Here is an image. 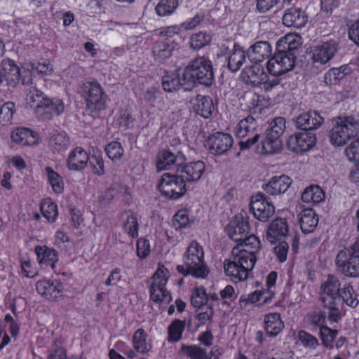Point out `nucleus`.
Returning <instances> with one entry per match:
<instances>
[{"instance_id":"2","label":"nucleus","mask_w":359,"mask_h":359,"mask_svg":"<svg viewBox=\"0 0 359 359\" xmlns=\"http://www.w3.org/2000/svg\"><path fill=\"white\" fill-rule=\"evenodd\" d=\"M182 76L187 90H192L198 85L210 87L215 81L212 63L207 57H197L184 68Z\"/></svg>"},{"instance_id":"11","label":"nucleus","mask_w":359,"mask_h":359,"mask_svg":"<svg viewBox=\"0 0 359 359\" xmlns=\"http://www.w3.org/2000/svg\"><path fill=\"white\" fill-rule=\"evenodd\" d=\"M65 110V105L59 98L50 99L42 97L40 102L35 106L34 114L43 121L52 119L55 116L60 115Z\"/></svg>"},{"instance_id":"28","label":"nucleus","mask_w":359,"mask_h":359,"mask_svg":"<svg viewBox=\"0 0 359 359\" xmlns=\"http://www.w3.org/2000/svg\"><path fill=\"white\" fill-rule=\"evenodd\" d=\"M271 46L266 41H260L252 45L247 51V56L250 61L259 63L271 55Z\"/></svg>"},{"instance_id":"31","label":"nucleus","mask_w":359,"mask_h":359,"mask_svg":"<svg viewBox=\"0 0 359 359\" xmlns=\"http://www.w3.org/2000/svg\"><path fill=\"white\" fill-rule=\"evenodd\" d=\"M90 156L81 147L72 151L67 159V166L70 170L79 171L83 169L89 161Z\"/></svg>"},{"instance_id":"18","label":"nucleus","mask_w":359,"mask_h":359,"mask_svg":"<svg viewBox=\"0 0 359 359\" xmlns=\"http://www.w3.org/2000/svg\"><path fill=\"white\" fill-rule=\"evenodd\" d=\"M339 49V44L335 41L324 42L312 49V59L314 62L325 65L330 62Z\"/></svg>"},{"instance_id":"49","label":"nucleus","mask_w":359,"mask_h":359,"mask_svg":"<svg viewBox=\"0 0 359 359\" xmlns=\"http://www.w3.org/2000/svg\"><path fill=\"white\" fill-rule=\"evenodd\" d=\"M297 339L305 348L310 351H313L320 346L318 339L305 330H302L299 331Z\"/></svg>"},{"instance_id":"64","label":"nucleus","mask_w":359,"mask_h":359,"mask_svg":"<svg viewBox=\"0 0 359 359\" xmlns=\"http://www.w3.org/2000/svg\"><path fill=\"white\" fill-rule=\"evenodd\" d=\"M136 247L137 255L140 259H144L150 253L149 242L145 238H139Z\"/></svg>"},{"instance_id":"54","label":"nucleus","mask_w":359,"mask_h":359,"mask_svg":"<svg viewBox=\"0 0 359 359\" xmlns=\"http://www.w3.org/2000/svg\"><path fill=\"white\" fill-rule=\"evenodd\" d=\"M105 152L107 156L114 161L123 156L124 150L120 142H111L106 146Z\"/></svg>"},{"instance_id":"25","label":"nucleus","mask_w":359,"mask_h":359,"mask_svg":"<svg viewBox=\"0 0 359 359\" xmlns=\"http://www.w3.org/2000/svg\"><path fill=\"white\" fill-rule=\"evenodd\" d=\"M267 76L264 67L258 63L246 67L242 71V77L245 82L254 87L261 85Z\"/></svg>"},{"instance_id":"36","label":"nucleus","mask_w":359,"mask_h":359,"mask_svg":"<svg viewBox=\"0 0 359 359\" xmlns=\"http://www.w3.org/2000/svg\"><path fill=\"white\" fill-rule=\"evenodd\" d=\"M174 46L170 41L159 40L154 43L152 53L154 60L158 62H163L170 57Z\"/></svg>"},{"instance_id":"57","label":"nucleus","mask_w":359,"mask_h":359,"mask_svg":"<svg viewBox=\"0 0 359 359\" xmlns=\"http://www.w3.org/2000/svg\"><path fill=\"white\" fill-rule=\"evenodd\" d=\"M42 91L35 87L30 88L26 94V102L29 106L35 109L37 102H40L42 97H45Z\"/></svg>"},{"instance_id":"14","label":"nucleus","mask_w":359,"mask_h":359,"mask_svg":"<svg viewBox=\"0 0 359 359\" xmlns=\"http://www.w3.org/2000/svg\"><path fill=\"white\" fill-rule=\"evenodd\" d=\"M184 161L186 157L182 152L174 154L168 150H162L157 154L156 169L158 172L163 170H172L175 172Z\"/></svg>"},{"instance_id":"29","label":"nucleus","mask_w":359,"mask_h":359,"mask_svg":"<svg viewBox=\"0 0 359 359\" xmlns=\"http://www.w3.org/2000/svg\"><path fill=\"white\" fill-rule=\"evenodd\" d=\"M2 69V78L4 77L7 84L15 87L20 82L21 71L15 62L11 59H4L1 63Z\"/></svg>"},{"instance_id":"6","label":"nucleus","mask_w":359,"mask_h":359,"mask_svg":"<svg viewBox=\"0 0 359 359\" xmlns=\"http://www.w3.org/2000/svg\"><path fill=\"white\" fill-rule=\"evenodd\" d=\"M83 90L85 94L87 108L93 116L107 108L110 100L97 81H88L83 83Z\"/></svg>"},{"instance_id":"16","label":"nucleus","mask_w":359,"mask_h":359,"mask_svg":"<svg viewBox=\"0 0 359 359\" xmlns=\"http://www.w3.org/2000/svg\"><path fill=\"white\" fill-rule=\"evenodd\" d=\"M208 144L211 154L223 155L231 148L233 140L229 134L217 132L208 137Z\"/></svg>"},{"instance_id":"34","label":"nucleus","mask_w":359,"mask_h":359,"mask_svg":"<svg viewBox=\"0 0 359 359\" xmlns=\"http://www.w3.org/2000/svg\"><path fill=\"white\" fill-rule=\"evenodd\" d=\"M264 325L266 334L269 337H276L284 328V323L278 313H271L265 316Z\"/></svg>"},{"instance_id":"32","label":"nucleus","mask_w":359,"mask_h":359,"mask_svg":"<svg viewBox=\"0 0 359 359\" xmlns=\"http://www.w3.org/2000/svg\"><path fill=\"white\" fill-rule=\"evenodd\" d=\"M34 252L39 264L50 266L53 269H55V264L58 261V254L55 249L46 245H37L35 247Z\"/></svg>"},{"instance_id":"60","label":"nucleus","mask_w":359,"mask_h":359,"mask_svg":"<svg viewBox=\"0 0 359 359\" xmlns=\"http://www.w3.org/2000/svg\"><path fill=\"white\" fill-rule=\"evenodd\" d=\"M343 78L344 74L340 71V69L332 68L325 74L324 83L327 86L335 85Z\"/></svg>"},{"instance_id":"50","label":"nucleus","mask_w":359,"mask_h":359,"mask_svg":"<svg viewBox=\"0 0 359 359\" xmlns=\"http://www.w3.org/2000/svg\"><path fill=\"white\" fill-rule=\"evenodd\" d=\"M177 6V0H161L156 5L155 10L158 15L165 16L172 14Z\"/></svg>"},{"instance_id":"48","label":"nucleus","mask_w":359,"mask_h":359,"mask_svg":"<svg viewBox=\"0 0 359 359\" xmlns=\"http://www.w3.org/2000/svg\"><path fill=\"white\" fill-rule=\"evenodd\" d=\"M180 353L190 359H209L205 349L197 346L182 344Z\"/></svg>"},{"instance_id":"42","label":"nucleus","mask_w":359,"mask_h":359,"mask_svg":"<svg viewBox=\"0 0 359 359\" xmlns=\"http://www.w3.org/2000/svg\"><path fill=\"white\" fill-rule=\"evenodd\" d=\"M238 243L236 247H241V250H245L248 252H252L254 257H256L255 254L259 250L261 245L259 238L252 233L245 236L244 239Z\"/></svg>"},{"instance_id":"21","label":"nucleus","mask_w":359,"mask_h":359,"mask_svg":"<svg viewBox=\"0 0 359 359\" xmlns=\"http://www.w3.org/2000/svg\"><path fill=\"white\" fill-rule=\"evenodd\" d=\"M346 257V254L337 255V266L344 276L349 278L359 277V256Z\"/></svg>"},{"instance_id":"37","label":"nucleus","mask_w":359,"mask_h":359,"mask_svg":"<svg viewBox=\"0 0 359 359\" xmlns=\"http://www.w3.org/2000/svg\"><path fill=\"white\" fill-rule=\"evenodd\" d=\"M13 142L22 145H32L37 140V133L27 128H17L12 132Z\"/></svg>"},{"instance_id":"33","label":"nucleus","mask_w":359,"mask_h":359,"mask_svg":"<svg viewBox=\"0 0 359 359\" xmlns=\"http://www.w3.org/2000/svg\"><path fill=\"white\" fill-rule=\"evenodd\" d=\"M215 107L212 99L210 96L198 95L194 100V110L199 116L208 118H210Z\"/></svg>"},{"instance_id":"56","label":"nucleus","mask_w":359,"mask_h":359,"mask_svg":"<svg viewBox=\"0 0 359 359\" xmlns=\"http://www.w3.org/2000/svg\"><path fill=\"white\" fill-rule=\"evenodd\" d=\"M41 210L44 217H46L50 222H53L57 216V206L54 203H43L41 206Z\"/></svg>"},{"instance_id":"22","label":"nucleus","mask_w":359,"mask_h":359,"mask_svg":"<svg viewBox=\"0 0 359 359\" xmlns=\"http://www.w3.org/2000/svg\"><path fill=\"white\" fill-rule=\"evenodd\" d=\"M289 233V226L286 219L278 217L273 219L269 225L266 233V239L271 243L285 238Z\"/></svg>"},{"instance_id":"26","label":"nucleus","mask_w":359,"mask_h":359,"mask_svg":"<svg viewBox=\"0 0 359 359\" xmlns=\"http://www.w3.org/2000/svg\"><path fill=\"white\" fill-rule=\"evenodd\" d=\"M183 72L184 69H178L175 72L165 74L162 77L161 82L163 90L171 93L182 87L185 91H191L186 88L187 86L184 83Z\"/></svg>"},{"instance_id":"46","label":"nucleus","mask_w":359,"mask_h":359,"mask_svg":"<svg viewBox=\"0 0 359 359\" xmlns=\"http://www.w3.org/2000/svg\"><path fill=\"white\" fill-rule=\"evenodd\" d=\"M126 221L123 222L124 231L131 237L136 238L138 236V222L135 214L131 211L125 212Z\"/></svg>"},{"instance_id":"39","label":"nucleus","mask_w":359,"mask_h":359,"mask_svg":"<svg viewBox=\"0 0 359 359\" xmlns=\"http://www.w3.org/2000/svg\"><path fill=\"white\" fill-rule=\"evenodd\" d=\"M324 198V192L318 185H311L306 187L302 194V200L306 203H318Z\"/></svg>"},{"instance_id":"63","label":"nucleus","mask_w":359,"mask_h":359,"mask_svg":"<svg viewBox=\"0 0 359 359\" xmlns=\"http://www.w3.org/2000/svg\"><path fill=\"white\" fill-rule=\"evenodd\" d=\"M215 311L212 308V306H208L205 309V311H200L196 316V319L200 322V324L198 325H203L208 323V325H210L212 322V317L214 316Z\"/></svg>"},{"instance_id":"24","label":"nucleus","mask_w":359,"mask_h":359,"mask_svg":"<svg viewBox=\"0 0 359 359\" xmlns=\"http://www.w3.org/2000/svg\"><path fill=\"white\" fill-rule=\"evenodd\" d=\"M341 283L338 278L334 275H329L327 280L320 287V299H329V302L336 301L341 290Z\"/></svg>"},{"instance_id":"44","label":"nucleus","mask_w":359,"mask_h":359,"mask_svg":"<svg viewBox=\"0 0 359 359\" xmlns=\"http://www.w3.org/2000/svg\"><path fill=\"white\" fill-rule=\"evenodd\" d=\"M185 328V321L175 319L168 327V341L177 342L182 339Z\"/></svg>"},{"instance_id":"38","label":"nucleus","mask_w":359,"mask_h":359,"mask_svg":"<svg viewBox=\"0 0 359 359\" xmlns=\"http://www.w3.org/2000/svg\"><path fill=\"white\" fill-rule=\"evenodd\" d=\"M70 142L64 132L53 131L50 135L49 144L56 151L61 152L68 149Z\"/></svg>"},{"instance_id":"13","label":"nucleus","mask_w":359,"mask_h":359,"mask_svg":"<svg viewBox=\"0 0 359 359\" xmlns=\"http://www.w3.org/2000/svg\"><path fill=\"white\" fill-rule=\"evenodd\" d=\"M316 142V134L313 132L304 131L291 135L287 140V148L293 152L307 151Z\"/></svg>"},{"instance_id":"35","label":"nucleus","mask_w":359,"mask_h":359,"mask_svg":"<svg viewBox=\"0 0 359 359\" xmlns=\"http://www.w3.org/2000/svg\"><path fill=\"white\" fill-rule=\"evenodd\" d=\"M318 223V217L311 208H306L300 213L299 224L304 233L313 232Z\"/></svg>"},{"instance_id":"62","label":"nucleus","mask_w":359,"mask_h":359,"mask_svg":"<svg viewBox=\"0 0 359 359\" xmlns=\"http://www.w3.org/2000/svg\"><path fill=\"white\" fill-rule=\"evenodd\" d=\"M15 105L12 102L4 103L0 108V121L8 122L13 116Z\"/></svg>"},{"instance_id":"20","label":"nucleus","mask_w":359,"mask_h":359,"mask_svg":"<svg viewBox=\"0 0 359 359\" xmlns=\"http://www.w3.org/2000/svg\"><path fill=\"white\" fill-rule=\"evenodd\" d=\"M282 21L286 27L299 29L304 27L307 23L308 17L302 9L291 7L285 11Z\"/></svg>"},{"instance_id":"55","label":"nucleus","mask_w":359,"mask_h":359,"mask_svg":"<svg viewBox=\"0 0 359 359\" xmlns=\"http://www.w3.org/2000/svg\"><path fill=\"white\" fill-rule=\"evenodd\" d=\"M189 224V219L186 210H179L172 218V225L175 229H181Z\"/></svg>"},{"instance_id":"23","label":"nucleus","mask_w":359,"mask_h":359,"mask_svg":"<svg viewBox=\"0 0 359 359\" xmlns=\"http://www.w3.org/2000/svg\"><path fill=\"white\" fill-rule=\"evenodd\" d=\"M292 180L285 175L273 177L263 184L262 188L266 194L276 196L284 194L290 187Z\"/></svg>"},{"instance_id":"51","label":"nucleus","mask_w":359,"mask_h":359,"mask_svg":"<svg viewBox=\"0 0 359 359\" xmlns=\"http://www.w3.org/2000/svg\"><path fill=\"white\" fill-rule=\"evenodd\" d=\"M190 40L191 47L195 50H198L208 45L212 40V36L206 32H199L192 34Z\"/></svg>"},{"instance_id":"45","label":"nucleus","mask_w":359,"mask_h":359,"mask_svg":"<svg viewBox=\"0 0 359 359\" xmlns=\"http://www.w3.org/2000/svg\"><path fill=\"white\" fill-rule=\"evenodd\" d=\"M338 330L331 329L327 325L322 326L319 330V337L322 344L328 349L334 347V341L337 337Z\"/></svg>"},{"instance_id":"4","label":"nucleus","mask_w":359,"mask_h":359,"mask_svg":"<svg viewBox=\"0 0 359 359\" xmlns=\"http://www.w3.org/2000/svg\"><path fill=\"white\" fill-rule=\"evenodd\" d=\"M203 259V248L198 242L193 241L183 257L184 264L177 265V271L184 276L205 278L208 275L209 270Z\"/></svg>"},{"instance_id":"7","label":"nucleus","mask_w":359,"mask_h":359,"mask_svg":"<svg viewBox=\"0 0 359 359\" xmlns=\"http://www.w3.org/2000/svg\"><path fill=\"white\" fill-rule=\"evenodd\" d=\"M187 184L176 170L164 173L157 187L163 196L170 199H177L184 195Z\"/></svg>"},{"instance_id":"27","label":"nucleus","mask_w":359,"mask_h":359,"mask_svg":"<svg viewBox=\"0 0 359 359\" xmlns=\"http://www.w3.org/2000/svg\"><path fill=\"white\" fill-rule=\"evenodd\" d=\"M36 289L41 295L46 299H55L60 296L63 285L57 280H43L36 283Z\"/></svg>"},{"instance_id":"17","label":"nucleus","mask_w":359,"mask_h":359,"mask_svg":"<svg viewBox=\"0 0 359 359\" xmlns=\"http://www.w3.org/2000/svg\"><path fill=\"white\" fill-rule=\"evenodd\" d=\"M205 165L203 161H197L189 162L188 163H182L176 170L180 174L181 177L187 184L198 181L204 171Z\"/></svg>"},{"instance_id":"9","label":"nucleus","mask_w":359,"mask_h":359,"mask_svg":"<svg viewBox=\"0 0 359 359\" xmlns=\"http://www.w3.org/2000/svg\"><path fill=\"white\" fill-rule=\"evenodd\" d=\"M285 128V120L283 117H276L269 123L266 130L265 137L262 141V153L272 154L279 151L281 147L280 136Z\"/></svg>"},{"instance_id":"3","label":"nucleus","mask_w":359,"mask_h":359,"mask_svg":"<svg viewBox=\"0 0 359 359\" xmlns=\"http://www.w3.org/2000/svg\"><path fill=\"white\" fill-rule=\"evenodd\" d=\"M241 249V247L233 248L231 257L224 262L226 276L234 283L245 280L257 261L252 252Z\"/></svg>"},{"instance_id":"30","label":"nucleus","mask_w":359,"mask_h":359,"mask_svg":"<svg viewBox=\"0 0 359 359\" xmlns=\"http://www.w3.org/2000/svg\"><path fill=\"white\" fill-rule=\"evenodd\" d=\"M247 53L244 48L237 43H233L232 49L229 51L227 59V68L231 72H238L245 61Z\"/></svg>"},{"instance_id":"61","label":"nucleus","mask_w":359,"mask_h":359,"mask_svg":"<svg viewBox=\"0 0 359 359\" xmlns=\"http://www.w3.org/2000/svg\"><path fill=\"white\" fill-rule=\"evenodd\" d=\"M89 163L93 172L101 176L104 173V165L103 158L100 156L93 155L89 158Z\"/></svg>"},{"instance_id":"52","label":"nucleus","mask_w":359,"mask_h":359,"mask_svg":"<svg viewBox=\"0 0 359 359\" xmlns=\"http://www.w3.org/2000/svg\"><path fill=\"white\" fill-rule=\"evenodd\" d=\"M208 302V295L203 287H196L191 296V304L200 309Z\"/></svg>"},{"instance_id":"41","label":"nucleus","mask_w":359,"mask_h":359,"mask_svg":"<svg viewBox=\"0 0 359 359\" xmlns=\"http://www.w3.org/2000/svg\"><path fill=\"white\" fill-rule=\"evenodd\" d=\"M341 298L344 304L351 308H355L359 304L357 294L350 283H345L341 287L338 299Z\"/></svg>"},{"instance_id":"15","label":"nucleus","mask_w":359,"mask_h":359,"mask_svg":"<svg viewBox=\"0 0 359 359\" xmlns=\"http://www.w3.org/2000/svg\"><path fill=\"white\" fill-rule=\"evenodd\" d=\"M248 218L243 215H236L226 227V231L231 239L239 243L250 233Z\"/></svg>"},{"instance_id":"5","label":"nucleus","mask_w":359,"mask_h":359,"mask_svg":"<svg viewBox=\"0 0 359 359\" xmlns=\"http://www.w3.org/2000/svg\"><path fill=\"white\" fill-rule=\"evenodd\" d=\"M359 133V121L352 116H339L332 120V128L329 132L332 145H345Z\"/></svg>"},{"instance_id":"12","label":"nucleus","mask_w":359,"mask_h":359,"mask_svg":"<svg viewBox=\"0 0 359 359\" xmlns=\"http://www.w3.org/2000/svg\"><path fill=\"white\" fill-rule=\"evenodd\" d=\"M250 210L255 217L262 222H267L275 213L274 205L262 193H257L251 197Z\"/></svg>"},{"instance_id":"40","label":"nucleus","mask_w":359,"mask_h":359,"mask_svg":"<svg viewBox=\"0 0 359 359\" xmlns=\"http://www.w3.org/2000/svg\"><path fill=\"white\" fill-rule=\"evenodd\" d=\"M325 313L321 309L316 308L309 311L306 316V323L311 327V330H320L322 326H325Z\"/></svg>"},{"instance_id":"53","label":"nucleus","mask_w":359,"mask_h":359,"mask_svg":"<svg viewBox=\"0 0 359 359\" xmlns=\"http://www.w3.org/2000/svg\"><path fill=\"white\" fill-rule=\"evenodd\" d=\"M321 303L324 308L329 310L327 318L330 322L337 323L341 318L342 316L336 301L329 302V299L327 301L325 299Z\"/></svg>"},{"instance_id":"1","label":"nucleus","mask_w":359,"mask_h":359,"mask_svg":"<svg viewBox=\"0 0 359 359\" xmlns=\"http://www.w3.org/2000/svg\"><path fill=\"white\" fill-rule=\"evenodd\" d=\"M301 46L300 37L286 34L276 43L273 56L267 62V69L271 75L278 76L292 70Z\"/></svg>"},{"instance_id":"8","label":"nucleus","mask_w":359,"mask_h":359,"mask_svg":"<svg viewBox=\"0 0 359 359\" xmlns=\"http://www.w3.org/2000/svg\"><path fill=\"white\" fill-rule=\"evenodd\" d=\"M235 134L238 138H245L239 142L241 150L250 149L260 137L261 128L257 121L251 115L242 119L235 128Z\"/></svg>"},{"instance_id":"43","label":"nucleus","mask_w":359,"mask_h":359,"mask_svg":"<svg viewBox=\"0 0 359 359\" xmlns=\"http://www.w3.org/2000/svg\"><path fill=\"white\" fill-rule=\"evenodd\" d=\"M45 171L53 191L57 194H62L64 191V182L62 177L49 166L45 168Z\"/></svg>"},{"instance_id":"47","label":"nucleus","mask_w":359,"mask_h":359,"mask_svg":"<svg viewBox=\"0 0 359 359\" xmlns=\"http://www.w3.org/2000/svg\"><path fill=\"white\" fill-rule=\"evenodd\" d=\"M147 334L142 328L135 332L133 338L134 348L140 353H145L149 350L147 344Z\"/></svg>"},{"instance_id":"58","label":"nucleus","mask_w":359,"mask_h":359,"mask_svg":"<svg viewBox=\"0 0 359 359\" xmlns=\"http://www.w3.org/2000/svg\"><path fill=\"white\" fill-rule=\"evenodd\" d=\"M344 153L350 161H359V136L345 149Z\"/></svg>"},{"instance_id":"10","label":"nucleus","mask_w":359,"mask_h":359,"mask_svg":"<svg viewBox=\"0 0 359 359\" xmlns=\"http://www.w3.org/2000/svg\"><path fill=\"white\" fill-rule=\"evenodd\" d=\"M154 282L150 287L151 299L155 302H165L169 303L171 294L165 288L169 278V271L163 266H160L153 275Z\"/></svg>"},{"instance_id":"59","label":"nucleus","mask_w":359,"mask_h":359,"mask_svg":"<svg viewBox=\"0 0 359 359\" xmlns=\"http://www.w3.org/2000/svg\"><path fill=\"white\" fill-rule=\"evenodd\" d=\"M265 292L260 290H256L248 295H242L239 299V304L241 308L245 307L248 304H253L262 299Z\"/></svg>"},{"instance_id":"19","label":"nucleus","mask_w":359,"mask_h":359,"mask_svg":"<svg viewBox=\"0 0 359 359\" xmlns=\"http://www.w3.org/2000/svg\"><path fill=\"white\" fill-rule=\"evenodd\" d=\"M324 123V118L316 111H309L299 115L295 121L296 127L306 132H313Z\"/></svg>"}]
</instances>
